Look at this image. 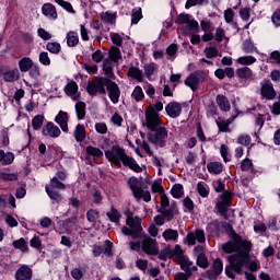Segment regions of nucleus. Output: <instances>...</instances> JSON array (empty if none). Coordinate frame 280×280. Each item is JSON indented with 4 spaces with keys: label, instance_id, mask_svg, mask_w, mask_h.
<instances>
[{
    "label": "nucleus",
    "instance_id": "f257e3e1",
    "mask_svg": "<svg viewBox=\"0 0 280 280\" xmlns=\"http://www.w3.org/2000/svg\"><path fill=\"white\" fill-rule=\"evenodd\" d=\"M225 231L230 241L222 245V250L228 255L236 253L228 257L229 265L225 266V273L229 279H235V272L236 275H242V268H244L245 264H248L253 244L249 241H242V236L235 233L231 224L225 225Z\"/></svg>",
    "mask_w": 280,
    "mask_h": 280
},
{
    "label": "nucleus",
    "instance_id": "f03ea898",
    "mask_svg": "<svg viewBox=\"0 0 280 280\" xmlns=\"http://www.w3.org/2000/svg\"><path fill=\"white\" fill-rule=\"evenodd\" d=\"M105 156L109 161V163H114L117 167L125 165V167H129L133 172L140 173L143 172V168L137 164L135 159L128 156L126 154V150L119 145H114L112 149L105 151Z\"/></svg>",
    "mask_w": 280,
    "mask_h": 280
},
{
    "label": "nucleus",
    "instance_id": "7ed1b4c3",
    "mask_svg": "<svg viewBox=\"0 0 280 280\" xmlns=\"http://www.w3.org/2000/svg\"><path fill=\"white\" fill-rule=\"evenodd\" d=\"M127 226L121 229L124 235H130L132 240L143 238V228L141 226V219L139 217H127Z\"/></svg>",
    "mask_w": 280,
    "mask_h": 280
},
{
    "label": "nucleus",
    "instance_id": "20e7f679",
    "mask_svg": "<svg viewBox=\"0 0 280 280\" xmlns=\"http://www.w3.org/2000/svg\"><path fill=\"white\" fill-rule=\"evenodd\" d=\"M46 194L50 198V200H54V202H61L62 201V195L57 189H67V185H65L62 182L58 180V177H52L50 179V183L45 186Z\"/></svg>",
    "mask_w": 280,
    "mask_h": 280
},
{
    "label": "nucleus",
    "instance_id": "39448f33",
    "mask_svg": "<svg viewBox=\"0 0 280 280\" xmlns=\"http://www.w3.org/2000/svg\"><path fill=\"white\" fill-rule=\"evenodd\" d=\"M128 185L136 200L139 201L141 200V198L144 200V202H150V200H152V195L150 194V191L148 190L144 191L143 188H141V182L139 180V178L131 177L128 180Z\"/></svg>",
    "mask_w": 280,
    "mask_h": 280
},
{
    "label": "nucleus",
    "instance_id": "423d86ee",
    "mask_svg": "<svg viewBox=\"0 0 280 280\" xmlns=\"http://www.w3.org/2000/svg\"><path fill=\"white\" fill-rule=\"evenodd\" d=\"M108 78H96L92 83L88 84L86 91L89 95H106V88L108 86Z\"/></svg>",
    "mask_w": 280,
    "mask_h": 280
},
{
    "label": "nucleus",
    "instance_id": "0eeeda50",
    "mask_svg": "<svg viewBox=\"0 0 280 280\" xmlns=\"http://www.w3.org/2000/svg\"><path fill=\"white\" fill-rule=\"evenodd\" d=\"M154 131V133H148V141L158 148H165V142L167 141V129L165 127H159Z\"/></svg>",
    "mask_w": 280,
    "mask_h": 280
},
{
    "label": "nucleus",
    "instance_id": "6e6552de",
    "mask_svg": "<svg viewBox=\"0 0 280 280\" xmlns=\"http://www.w3.org/2000/svg\"><path fill=\"white\" fill-rule=\"evenodd\" d=\"M145 119H147V128L149 130H156L161 128V117H159V113L154 110L152 107H148L145 110Z\"/></svg>",
    "mask_w": 280,
    "mask_h": 280
},
{
    "label": "nucleus",
    "instance_id": "1a4fd4ad",
    "mask_svg": "<svg viewBox=\"0 0 280 280\" xmlns=\"http://www.w3.org/2000/svg\"><path fill=\"white\" fill-rule=\"evenodd\" d=\"M222 270H224V265L220 258H217L213 261L211 269L206 271L203 277H207V279L210 280L218 279V277L222 275Z\"/></svg>",
    "mask_w": 280,
    "mask_h": 280
},
{
    "label": "nucleus",
    "instance_id": "9d476101",
    "mask_svg": "<svg viewBox=\"0 0 280 280\" xmlns=\"http://www.w3.org/2000/svg\"><path fill=\"white\" fill-rule=\"evenodd\" d=\"M143 241H142V250L147 255H159V247L156 245V240H153L152 237L145 236L143 234Z\"/></svg>",
    "mask_w": 280,
    "mask_h": 280
},
{
    "label": "nucleus",
    "instance_id": "9b49d317",
    "mask_svg": "<svg viewBox=\"0 0 280 280\" xmlns=\"http://www.w3.org/2000/svg\"><path fill=\"white\" fill-rule=\"evenodd\" d=\"M107 91L109 93V100L113 104L119 103V97L121 95V90H119V85L109 79L107 83Z\"/></svg>",
    "mask_w": 280,
    "mask_h": 280
},
{
    "label": "nucleus",
    "instance_id": "f8f14e48",
    "mask_svg": "<svg viewBox=\"0 0 280 280\" xmlns=\"http://www.w3.org/2000/svg\"><path fill=\"white\" fill-rule=\"evenodd\" d=\"M55 121L60 126L62 132H69V114L67 112L60 110L55 117Z\"/></svg>",
    "mask_w": 280,
    "mask_h": 280
},
{
    "label": "nucleus",
    "instance_id": "ddd939ff",
    "mask_svg": "<svg viewBox=\"0 0 280 280\" xmlns=\"http://www.w3.org/2000/svg\"><path fill=\"white\" fill-rule=\"evenodd\" d=\"M44 137H50L51 139H57L59 135H61L60 128L54 122H47L46 126L43 127Z\"/></svg>",
    "mask_w": 280,
    "mask_h": 280
},
{
    "label": "nucleus",
    "instance_id": "4468645a",
    "mask_svg": "<svg viewBox=\"0 0 280 280\" xmlns=\"http://www.w3.org/2000/svg\"><path fill=\"white\" fill-rule=\"evenodd\" d=\"M165 110L168 116H171L173 119H176V117H180V113H183V106H180V103L178 102H171L165 107Z\"/></svg>",
    "mask_w": 280,
    "mask_h": 280
},
{
    "label": "nucleus",
    "instance_id": "2eb2a0df",
    "mask_svg": "<svg viewBox=\"0 0 280 280\" xmlns=\"http://www.w3.org/2000/svg\"><path fill=\"white\" fill-rule=\"evenodd\" d=\"M92 253L94 257H100L103 253L110 256L113 255V243L110 241H105V248L94 245Z\"/></svg>",
    "mask_w": 280,
    "mask_h": 280
},
{
    "label": "nucleus",
    "instance_id": "dca6fc26",
    "mask_svg": "<svg viewBox=\"0 0 280 280\" xmlns=\"http://www.w3.org/2000/svg\"><path fill=\"white\" fill-rule=\"evenodd\" d=\"M32 268L27 265H22L15 272V280H32Z\"/></svg>",
    "mask_w": 280,
    "mask_h": 280
},
{
    "label": "nucleus",
    "instance_id": "f3484780",
    "mask_svg": "<svg viewBox=\"0 0 280 280\" xmlns=\"http://www.w3.org/2000/svg\"><path fill=\"white\" fill-rule=\"evenodd\" d=\"M182 270H184V272H196V270H198V267L194 265V261H191L189 259V257L184 256L182 257L179 260H177Z\"/></svg>",
    "mask_w": 280,
    "mask_h": 280
},
{
    "label": "nucleus",
    "instance_id": "a211bd4d",
    "mask_svg": "<svg viewBox=\"0 0 280 280\" xmlns=\"http://www.w3.org/2000/svg\"><path fill=\"white\" fill-rule=\"evenodd\" d=\"M158 213L163 214L166 222H172V219L174 218V215H176V213H178V209H176V206H171L168 208H160L158 210Z\"/></svg>",
    "mask_w": 280,
    "mask_h": 280
},
{
    "label": "nucleus",
    "instance_id": "6ab92c4d",
    "mask_svg": "<svg viewBox=\"0 0 280 280\" xmlns=\"http://www.w3.org/2000/svg\"><path fill=\"white\" fill-rule=\"evenodd\" d=\"M42 12L44 16H47L48 19H52V21H56L58 19V12H56V7L51 3H45L42 7Z\"/></svg>",
    "mask_w": 280,
    "mask_h": 280
},
{
    "label": "nucleus",
    "instance_id": "aec40b11",
    "mask_svg": "<svg viewBox=\"0 0 280 280\" xmlns=\"http://www.w3.org/2000/svg\"><path fill=\"white\" fill-rule=\"evenodd\" d=\"M186 86H189L191 91H196L200 84V73L195 72L185 80Z\"/></svg>",
    "mask_w": 280,
    "mask_h": 280
},
{
    "label": "nucleus",
    "instance_id": "412c9836",
    "mask_svg": "<svg viewBox=\"0 0 280 280\" xmlns=\"http://www.w3.org/2000/svg\"><path fill=\"white\" fill-rule=\"evenodd\" d=\"M260 93L265 100H275V97H277V92H275V88L270 84H264L260 89Z\"/></svg>",
    "mask_w": 280,
    "mask_h": 280
},
{
    "label": "nucleus",
    "instance_id": "4be33fe9",
    "mask_svg": "<svg viewBox=\"0 0 280 280\" xmlns=\"http://www.w3.org/2000/svg\"><path fill=\"white\" fill-rule=\"evenodd\" d=\"M73 137L77 141V143H82L84 139H86V129L84 128V125H77L74 131H73Z\"/></svg>",
    "mask_w": 280,
    "mask_h": 280
},
{
    "label": "nucleus",
    "instance_id": "5701e85b",
    "mask_svg": "<svg viewBox=\"0 0 280 280\" xmlns=\"http://www.w3.org/2000/svg\"><path fill=\"white\" fill-rule=\"evenodd\" d=\"M65 93L72 96L74 102H78V98L80 97V95H75L78 93V83H75V81L69 82L65 88Z\"/></svg>",
    "mask_w": 280,
    "mask_h": 280
},
{
    "label": "nucleus",
    "instance_id": "b1692460",
    "mask_svg": "<svg viewBox=\"0 0 280 280\" xmlns=\"http://www.w3.org/2000/svg\"><path fill=\"white\" fill-rule=\"evenodd\" d=\"M128 78H132V80H137V82L143 81V70L137 67H130L127 72Z\"/></svg>",
    "mask_w": 280,
    "mask_h": 280
},
{
    "label": "nucleus",
    "instance_id": "393cba45",
    "mask_svg": "<svg viewBox=\"0 0 280 280\" xmlns=\"http://www.w3.org/2000/svg\"><path fill=\"white\" fill-rule=\"evenodd\" d=\"M66 40L68 47H78V44L80 43V36H78V33L74 31H70L66 35Z\"/></svg>",
    "mask_w": 280,
    "mask_h": 280
},
{
    "label": "nucleus",
    "instance_id": "a878e982",
    "mask_svg": "<svg viewBox=\"0 0 280 280\" xmlns=\"http://www.w3.org/2000/svg\"><path fill=\"white\" fill-rule=\"evenodd\" d=\"M217 104L224 113H229V110H231V103L224 95H217Z\"/></svg>",
    "mask_w": 280,
    "mask_h": 280
},
{
    "label": "nucleus",
    "instance_id": "bb28decb",
    "mask_svg": "<svg viewBox=\"0 0 280 280\" xmlns=\"http://www.w3.org/2000/svg\"><path fill=\"white\" fill-rule=\"evenodd\" d=\"M236 75L241 80H253V70L248 67L236 69Z\"/></svg>",
    "mask_w": 280,
    "mask_h": 280
},
{
    "label": "nucleus",
    "instance_id": "cd10ccee",
    "mask_svg": "<svg viewBox=\"0 0 280 280\" xmlns=\"http://www.w3.org/2000/svg\"><path fill=\"white\" fill-rule=\"evenodd\" d=\"M19 67H20V71L26 73V71H30V69H32V67H34V61H32V59L30 57H23L19 61Z\"/></svg>",
    "mask_w": 280,
    "mask_h": 280
},
{
    "label": "nucleus",
    "instance_id": "c85d7f7f",
    "mask_svg": "<svg viewBox=\"0 0 280 280\" xmlns=\"http://www.w3.org/2000/svg\"><path fill=\"white\" fill-rule=\"evenodd\" d=\"M2 75L5 82H15L19 80V70H2Z\"/></svg>",
    "mask_w": 280,
    "mask_h": 280
},
{
    "label": "nucleus",
    "instance_id": "c756f323",
    "mask_svg": "<svg viewBox=\"0 0 280 280\" xmlns=\"http://www.w3.org/2000/svg\"><path fill=\"white\" fill-rule=\"evenodd\" d=\"M75 113H77V118L79 120L84 119V117H86V103L80 101L77 102L75 104Z\"/></svg>",
    "mask_w": 280,
    "mask_h": 280
},
{
    "label": "nucleus",
    "instance_id": "7c9ffc66",
    "mask_svg": "<svg viewBox=\"0 0 280 280\" xmlns=\"http://www.w3.org/2000/svg\"><path fill=\"white\" fill-rule=\"evenodd\" d=\"M108 54L109 58L107 59L112 62H119L121 60V50L117 46H112Z\"/></svg>",
    "mask_w": 280,
    "mask_h": 280
},
{
    "label": "nucleus",
    "instance_id": "2f4dec72",
    "mask_svg": "<svg viewBox=\"0 0 280 280\" xmlns=\"http://www.w3.org/2000/svg\"><path fill=\"white\" fill-rule=\"evenodd\" d=\"M198 30H199L198 22L196 20H190L186 24L184 32L185 34L191 35V34H198Z\"/></svg>",
    "mask_w": 280,
    "mask_h": 280
},
{
    "label": "nucleus",
    "instance_id": "473e14b6",
    "mask_svg": "<svg viewBox=\"0 0 280 280\" xmlns=\"http://www.w3.org/2000/svg\"><path fill=\"white\" fill-rule=\"evenodd\" d=\"M162 237L165 242H176V240H178V231L172 229L165 230L162 233Z\"/></svg>",
    "mask_w": 280,
    "mask_h": 280
},
{
    "label": "nucleus",
    "instance_id": "72a5a7b5",
    "mask_svg": "<svg viewBox=\"0 0 280 280\" xmlns=\"http://www.w3.org/2000/svg\"><path fill=\"white\" fill-rule=\"evenodd\" d=\"M207 168L210 174H222L223 166L220 162H210L207 164Z\"/></svg>",
    "mask_w": 280,
    "mask_h": 280
},
{
    "label": "nucleus",
    "instance_id": "f704fd0d",
    "mask_svg": "<svg viewBox=\"0 0 280 280\" xmlns=\"http://www.w3.org/2000/svg\"><path fill=\"white\" fill-rule=\"evenodd\" d=\"M103 71L105 75H108L109 78H115V73H113V61L110 59H104Z\"/></svg>",
    "mask_w": 280,
    "mask_h": 280
},
{
    "label": "nucleus",
    "instance_id": "c9c22d12",
    "mask_svg": "<svg viewBox=\"0 0 280 280\" xmlns=\"http://www.w3.org/2000/svg\"><path fill=\"white\" fill-rule=\"evenodd\" d=\"M97 218H100V211H97L95 209H90L86 212V220H88V222L93 224V226H95V224H97Z\"/></svg>",
    "mask_w": 280,
    "mask_h": 280
},
{
    "label": "nucleus",
    "instance_id": "e433bc0d",
    "mask_svg": "<svg viewBox=\"0 0 280 280\" xmlns=\"http://www.w3.org/2000/svg\"><path fill=\"white\" fill-rule=\"evenodd\" d=\"M46 49H47V51H49L50 54L58 55V54H60V51H61V49H62V46H60V43H57V42H49V43L46 45Z\"/></svg>",
    "mask_w": 280,
    "mask_h": 280
},
{
    "label": "nucleus",
    "instance_id": "4c0bfd02",
    "mask_svg": "<svg viewBox=\"0 0 280 280\" xmlns=\"http://www.w3.org/2000/svg\"><path fill=\"white\" fill-rule=\"evenodd\" d=\"M106 215H107V218H109L110 222H114L115 224H119L121 214L119 213V211H117V209L112 207L110 212H107Z\"/></svg>",
    "mask_w": 280,
    "mask_h": 280
},
{
    "label": "nucleus",
    "instance_id": "58836bf2",
    "mask_svg": "<svg viewBox=\"0 0 280 280\" xmlns=\"http://www.w3.org/2000/svg\"><path fill=\"white\" fill-rule=\"evenodd\" d=\"M255 62H257V58L253 56H244L237 59V63L243 66L255 65Z\"/></svg>",
    "mask_w": 280,
    "mask_h": 280
},
{
    "label": "nucleus",
    "instance_id": "ea45409f",
    "mask_svg": "<svg viewBox=\"0 0 280 280\" xmlns=\"http://www.w3.org/2000/svg\"><path fill=\"white\" fill-rule=\"evenodd\" d=\"M243 51H245V54H253V51H257V47H255V44H253V40L246 39L243 43Z\"/></svg>",
    "mask_w": 280,
    "mask_h": 280
},
{
    "label": "nucleus",
    "instance_id": "a19ab883",
    "mask_svg": "<svg viewBox=\"0 0 280 280\" xmlns=\"http://www.w3.org/2000/svg\"><path fill=\"white\" fill-rule=\"evenodd\" d=\"M45 120V117L43 115H37L32 120V126L34 130H40L43 128V121Z\"/></svg>",
    "mask_w": 280,
    "mask_h": 280
},
{
    "label": "nucleus",
    "instance_id": "79ce46f5",
    "mask_svg": "<svg viewBox=\"0 0 280 280\" xmlns=\"http://www.w3.org/2000/svg\"><path fill=\"white\" fill-rule=\"evenodd\" d=\"M13 246L21 250L22 253H27V242H25V238L14 241Z\"/></svg>",
    "mask_w": 280,
    "mask_h": 280
},
{
    "label": "nucleus",
    "instance_id": "37998d69",
    "mask_svg": "<svg viewBox=\"0 0 280 280\" xmlns=\"http://www.w3.org/2000/svg\"><path fill=\"white\" fill-rule=\"evenodd\" d=\"M131 97H133V100H136V102H141V100H143V97H145V95L143 94V90L141 89V86L137 85L131 94Z\"/></svg>",
    "mask_w": 280,
    "mask_h": 280
},
{
    "label": "nucleus",
    "instance_id": "c03bdc74",
    "mask_svg": "<svg viewBox=\"0 0 280 280\" xmlns=\"http://www.w3.org/2000/svg\"><path fill=\"white\" fill-rule=\"evenodd\" d=\"M154 71H156V65L154 63H148L144 65V75L150 80L152 75H154Z\"/></svg>",
    "mask_w": 280,
    "mask_h": 280
},
{
    "label": "nucleus",
    "instance_id": "a18cd8bd",
    "mask_svg": "<svg viewBox=\"0 0 280 280\" xmlns=\"http://www.w3.org/2000/svg\"><path fill=\"white\" fill-rule=\"evenodd\" d=\"M173 198H183V185L175 184L171 190Z\"/></svg>",
    "mask_w": 280,
    "mask_h": 280
},
{
    "label": "nucleus",
    "instance_id": "49530a36",
    "mask_svg": "<svg viewBox=\"0 0 280 280\" xmlns=\"http://www.w3.org/2000/svg\"><path fill=\"white\" fill-rule=\"evenodd\" d=\"M86 153L90 154V156H104V152H102V150L93 145L86 147Z\"/></svg>",
    "mask_w": 280,
    "mask_h": 280
},
{
    "label": "nucleus",
    "instance_id": "de8ad7c7",
    "mask_svg": "<svg viewBox=\"0 0 280 280\" xmlns=\"http://www.w3.org/2000/svg\"><path fill=\"white\" fill-rule=\"evenodd\" d=\"M141 19H143V15L141 14V9H133L131 14V23L133 25H137V23L141 21Z\"/></svg>",
    "mask_w": 280,
    "mask_h": 280
},
{
    "label": "nucleus",
    "instance_id": "09e8293b",
    "mask_svg": "<svg viewBox=\"0 0 280 280\" xmlns=\"http://www.w3.org/2000/svg\"><path fill=\"white\" fill-rule=\"evenodd\" d=\"M112 43L116 45L117 47H121L124 45V38L119 33H110Z\"/></svg>",
    "mask_w": 280,
    "mask_h": 280
},
{
    "label": "nucleus",
    "instance_id": "8fccbe9b",
    "mask_svg": "<svg viewBox=\"0 0 280 280\" xmlns=\"http://www.w3.org/2000/svg\"><path fill=\"white\" fill-rule=\"evenodd\" d=\"M39 62L40 65H44V67H49L51 65V59H49V54L47 51L39 54Z\"/></svg>",
    "mask_w": 280,
    "mask_h": 280
},
{
    "label": "nucleus",
    "instance_id": "3c124183",
    "mask_svg": "<svg viewBox=\"0 0 280 280\" xmlns=\"http://www.w3.org/2000/svg\"><path fill=\"white\" fill-rule=\"evenodd\" d=\"M205 3H209V0H187L185 8L189 10V8H194L195 5H205Z\"/></svg>",
    "mask_w": 280,
    "mask_h": 280
},
{
    "label": "nucleus",
    "instance_id": "603ef678",
    "mask_svg": "<svg viewBox=\"0 0 280 280\" xmlns=\"http://www.w3.org/2000/svg\"><path fill=\"white\" fill-rule=\"evenodd\" d=\"M172 257H174V253L170 247L162 249L160 253V259H163L164 261L165 259H172Z\"/></svg>",
    "mask_w": 280,
    "mask_h": 280
},
{
    "label": "nucleus",
    "instance_id": "864d4df0",
    "mask_svg": "<svg viewBox=\"0 0 280 280\" xmlns=\"http://www.w3.org/2000/svg\"><path fill=\"white\" fill-rule=\"evenodd\" d=\"M197 266H199V268H209V258H207L205 254L197 256Z\"/></svg>",
    "mask_w": 280,
    "mask_h": 280
},
{
    "label": "nucleus",
    "instance_id": "5fc2aeb1",
    "mask_svg": "<svg viewBox=\"0 0 280 280\" xmlns=\"http://www.w3.org/2000/svg\"><path fill=\"white\" fill-rule=\"evenodd\" d=\"M191 21V15L189 14H179L177 20H176V23L177 25H187L189 22Z\"/></svg>",
    "mask_w": 280,
    "mask_h": 280
},
{
    "label": "nucleus",
    "instance_id": "6e6d98bb",
    "mask_svg": "<svg viewBox=\"0 0 280 280\" xmlns=\"http://www.w3.org/2000/svg\"><path fill=\"white\" fill-rule=\"evenodd\" d=\"M220 152H221V156H222L223 161L225 163H229V161H231V155H229V147L225 144H222Z\"/></svg>",
    "mask_w": 280,
    "mask_h": 280
},
{
    "label": "nucleus",
    "instance_id": "4d7b16f0",
    "mask_svg": "<svg viewBox=\"0 0 280 280\" xmlns=\"http://www.w3.org/2000/svg\"><path fill=\"white\" fill-rule=\"evenodd\" d=\"M229 120H217L218 128L220 132H229V126H230Z\"/></svg>",
    "mask_w": 280,
    "mask_h": 280
},
{
    "label": "nucleus",
    "instance_id": "13d9d810",
    "mask_svg": "<svg viewBox=\"0 0 280 280\" xmlns=\"http://www.w3.org/2000/svg\"><path fill=\"white\" fill-rule=\"evenodd\" d=\"M0 178L2 180H18L19 177L14 173H5V172H0Z\"/></svg>",
    "mask_w": 280,
    "mask_h": 280
},
{
    "label": "nucleus",
    "instance_id": "bf43d9fd",
    "mask_svg": "<svg viewBox=\"0 0 280 280\" xmlns=\"http://www.w3.org/2000/svg\"><path fill=\"white\" fill-rule=\"evenodd\" d=\"M95 130L98 135H106V132H108V127L106 126V122H97L95 125Z\"/></svg>",
    "mask_w": 280,
    "mask_h": 280
},
{
    "label": "nucleus",
    "instance_id": "052dcab7",
    "mask_svg": "<svg viewBox=\"0 0 280 280\" xmlns=\"http://www.w3.org/2000/svg\"><path fill=\"white\" fill-rule=\"evenodd\" d=\"M173 257H175L176 261H179L180 259H183V257H185L180 248V245H176L175 248L173 249Z\"/></svg>",
    "mask_w": 280,
    "mask_h": 280
},
{
    "label": "nucleus",
    "instance_id": "680f3d73",
    "mask_svg": "<svg viewBox=\"0 0 280 280\" xmlns=\"http://www.w3.org/2000/svg\"><path fill=\"white\" fill-rule=\"evenodd\" d=\"M14 161V153L8 152L4 153L2 159V165H10Z\"/></svg>",
    "mask_w": 280,
    "mask_h": 280
},
{
    "label": "nucleus",
    "instance_id": "e2e57ef3",
    "mask_svg": "<svg viewBox=\"0 0 280 280\" xmlns=\"http://www.w3.org/2000/svg\"><path fill=\"white\" fill-rule=\"evenodd\" d=\"M253 167V161L250 159H245L241 163V170L242 172H248Z\"/></svg>",
    "mask_w": 280,
    "mask_h": 280
},
{
    "label": "nucleus",
    "instance_id": "0e129e2a",
    "mask_svg": "<svg viewBox=\"0 0 280 280\" xmlns=\"http://www.w3.org/2000/svg\"><path fill=\"white\" fill-rule=\"evenodd\" d=\"M202 32L211 33L213 32V24L211 22L201 21L200 23Z\"/></svg>",
    "mask_w": 280,
    "mask_h": 280
},
{
    "label": "nucleus",
    "instance_id": "69168bd1",
    "mask_svg": "<svg viewBox=\"0 0 280 280\" xmlns=\"http://www.w3.org/2000/svg\"><path fill=\"white\" fill-rule=\"evenodd\" d=\"M205 52L207 58H215L219 54L218 48L215 47L206 48Z\"/></svg>",
    "mask_w": 280,
    "mask_h": 280
},
{
    "label": "nucleus",
    "instance_id": "338daca9",
    "mask_svg": "<svg viewBox=\"0 0 280 280\" xmlns=\"http://www.w3.org/2000/svg\"><path fill=\"white\" fill-rule=\"evenodd\" d=\"M71 277L72 279L80 280L84 277V272H82V269L80 268H74L71 270Z\"/></svg>",
    "mask_w": 280,
    "mask_h": 280
},
{
    "label": "nucleus",
    "instance_id": "774afa93",
    "mask_svg": "<svg viewBox=\"0 0 280 280\" xmlns=\"http://www.w3.org/2000/svg\"><path fill=\"white\" fill-rule=\"evenodd\" d=\"M191 272H187V271H185V272H178V273H176L175 276H174V279L175 280H189V278L191 277Z\"/></svg>",
    "mask_w": 280,
    "mask_h": 280
}]
</instances>
